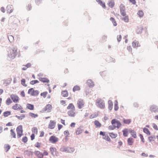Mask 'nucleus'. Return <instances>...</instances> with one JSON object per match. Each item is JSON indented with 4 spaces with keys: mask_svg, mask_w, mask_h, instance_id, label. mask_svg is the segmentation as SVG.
Segmentation results:
<instances>
[{
    "mask_svg": "<svg viewBox=\"0 0 158 158\" xmlns=\"http://www.w3.org/2000/svg\"><path fill=\"white\" fill-rule=\"evenodd\" d=\"M17 49V47L16 46H14L10 50L8 54V57L9 59H13L15 58L18 53Z\"/></svg>",
    "mask_w": 158,
    "mask_h": 158,
    "instance_id": "f257e3e1",
    "label": "nucleus"
},
{
    "mask_svg": "<svg viewBox=\"0 0 158 158\" xmlns=\"http://www.w3.org/2000/svg\"><path fill=\"white\" fill-rule=\"evenodd\" d=\"M96 105L101 109H103L105 107V104L101 99H98L96 100Z\"/></svg>",
    "mask_w": 158,
    "mask_h": 158,
    "instance_id": "f03ea898",
    "label": "nucleus"
},
{
    "mask_svg": "<svg viewBox=\"0 0 158 158\" xmlns=\"http://www.w3.org/2000/svg\"><path fill=\"white\" fill-rule=\"evenodd\" d=\"M111 123L113 125H115V127L118 129L121 125V123L118 120L116 119H113L111 121Z\"/></svg>",
    "mask_w": 158,
    "mask_h": 158,
    "instance_id": "7ed1b4c3",
    "label": "nucleus"
},
{
    "mask_svg": "<svg viewBox=\"0 0 158 158\" xmlns=\"http://www.w3.org/2000/svg\"><path fill=\"white\" fill-rule=\"evenodd\" d=\"M16 131L17 134L18 138H20L23 135V130L22 126L21 125L18 126L16 129Z\"/></svg>",
    "mask_w": 158,
    "mask_h": 158,
    "instance_id": "20e7f679",
    "label": "nucleus"
},
{
    "mask_svg": "<svg viewBox=\"0 0 158 158\" xmlns=\"http://www.w3.org/2000/svg\"><path fill=\"white\" fill-rule=\"evenodd\" d=\"M28 94H30L32 96H36L39 94V92L38 90H35L33 88H31L28 90Z\"/></svg>",
    "mask_w": 158,
    "mask_h": 158,
    "instance_id": "39448f33",
    "label": "nucleus"
},
{
    "mask_svg": "<svg viewBox=\"0 0 158 158\" xmlns=\"http://www.w3.org/2000/svg\"><path fill=\"white\" fill-rule=\"evenodd\" d=\"M119 8L120 13L121 15L123 16H125L126 14L125 11V6L123 5V4H121Z\"/></svg>",
    "mask_w": 158,
    "mask_h": 158,
    "instance_id": "423d86ee",
    "label": "nucleus"
},
{
    "mask_svg": "<svg viewBox=\"0 0 158 158\" xmlns=\"http://www.w3.org/2000/svg\"><path fill=\"white\" fill-rule=\"evenodd\" d=\"M150 110L152 112H158V106L154 105H151L150 108Z\"/></svg>",
    "mask_w": 158,
    "mask_h": 158,
    "instance_id": "0eeeda50",
    "label": "nucleus"
},
{
    "mask_svg": "<svg viewBox=\"0 0 158 158\" xmlns=\"http://www.w3.org/2000/svg\"><path fill=\"white\" fill-rule=\"evenodd\" d=\"M58 138L54 135L51 136L49 139V141L52 143H55L58 141Z\"/></svg>",
    "mask_w": 158,
    "mask_h": 158,
    "instance_id": "6e6552de",
    "label": "nucleus"
},
{
    "mask_svg": "<svg viewBox=\"0 0 158 158\" xmlns=\"http://www.w3.org/2000/svg\"><path fill=\"white\" fill-rule=\"evenodd\" d=\"M10 97L13 102L15 103H17L18 102L19 98L18 96L15 95H10Z\"/></svg>",
    "mask_w": 158,
    "mask_h": 158,
    "instance_id": "1a4fd4ad",
    "label": "nucleus"
},
{
    "mask_svg": "<svg viewBox=\"0 0 158 158\" xmlns=\"http://www.w3.org/2000/svg\"><path fill=\"white\" fill-rule=\"evenodd\" d=\"M86 84L89 87L91 88L93 87L94 85V83L91 79L87 80Z\"/></svg>",
    "mask_w": 158,
    "mask_h": 158,
    "instance_id": "9d476101",
    "label": "nucleus"
},
{
    "mask_svg": "<svg viewBox=\"0 0 158 158\" xmlns=\"http://www.w3.org/2000/svg\"><path fill=\"white\" fill-rule=\"evenodd\" d=\"M52 109V106L51 105L48 104L46 105L43 110L44 111H47V112H49L51 111Z\"/></svg>",
    "mask_w": 158,
    "mask_h": 158,
    "instance_id": "9b49d317",
    "label": "nucleus"
},
{
    "mask_svg": "<svg viewBox=\"0 0 158 158\" xmlns=\"http://www.w3.org/2000/svg\"><path fill=\"white\" fill-rule=\"evenodd\" d=\"M78 108L79 109H81L84 105V102L82 100L79 99L77 103Z\"/></svg>",
    "mask_w": 158,
    "mask_h": 158,
    "instance_id": "f8f14e48",
    "label": "nucleus"
},
{
    "mask_svg": "<svg viewBox=\"0 0 158 158\" xmlns=\"http://www.w3.org/2000/svg\"><path fill=\"white\" fill-rule=\"evenodd\" d=\"M35 154L39 158H43L44 154L38 151H35L34 152Z\"/></svg>",
    "mask_w": 158,
    "mask_h": 158,
    "instance_id": "ddd939ff",
    "label": "nucleus"
},
{
    "mask_svg": "<svg viewBox=\"0 0 158 158\" xmlns=\"http://www.w3.org/2000/svg\"><path fill=\"white\" fill-rule=\"evenodd\" d=\"M140 44L139 43V42L136 40H134L132 43V46L134 48H135L138 47H140Z\"/></svg>",
    "mask_w": 158,
    "mask_h": 158,
    "instance_id": "4468645a",
    "label": "nucleus"
},
{
    "mask_svg": "<svg viewBox=\"0 0 158 158\" xmlns=\"http://www.w3.org/2000/svg\"><path fill=\"white\" fill-rule=\"evenodd\" d=\"M6 9L9 13H12L13 11V7L12 5H8L6 7Z\"/></svg>",
    "mask_w": 158,
    "mask_h": 158,
    "instance_id": "2eb2a0df",
    "label": "nucleus"
},
{
    "mask_svg": "<svg viewBox=\"0 0 158 158\" xmlns=\"http://www.w3.org/2000/svg\"><path fill=\"white\" fill-rule=\"evenodd\" d=\"M55 124L56 122L53 121L51 120L49 124V128L52 129H53L55 127Z\"/></svg>",
    "mask_w": 158,
    "mask_h": 158,
    "instance_id": "dca6fc26",
    "label": "nucleus"
},
{
    "mask_svg": "<svg viewBox=\"0 0 158 158\" xmlns=\"http://www.w3.org/2000/svg\"><path fill=\"white\" fill-rule=\"evenodd\" d=\"M50 150L51 154L53 156H54L56 154V148L51 147L50 148Z\"/></svg>",
    "mask_w": 158,
    "mask_h": 158,
    "instance_id": "f3484780",
    "label": "nucleus"
},
{
    "mask_svg": "<svg viewBox=\"0 0 158 158\" xmlns=\"http://www.w3.org/2000/svg\"><path fill=\"white\" fill-rule=\"evenodd\" d=\"M75 110H71L70 111H68V115L72 117H74L75 116V113L74 112Z\"/></svg>",
    "mask_w": 158,
    "mask_h": 158,
    "instance_id": "a211bd4d",
    "label": "nucleus"
},
{
    "mask_svg": "<svg viewBox=\"0 0 158 158\" xmlns=\"http://www.w3.org/2000/svg\"><path fill=\"white\" fill-rule=\"evenodd\" d=\"M129 132L133 137L136 138V133L133 130H129Z\"/></svg>",
    "mask_w": 158,
    "mask_h": 158,
    "instance_id": "6ab92c4d",
    "label": "nucleus"
},
{
    "mask_svg": "<svg viewBox=\"0 0 158 158\" xmlns=\"http://www.w3.org/2000/svg\"><path fill=\"white\" fill-rule=\"evenodd\" d=\"M108 103L109 104L108 109L110 110H111L113 108V102L111 100H109L108 101Z\"/></svg>",
    "mask_w": 158,
    "mask_h": 158,
    "instance_id": "aec40b11",
    "label": "nucleus"
},
{
    "mask_svg": "<svg viewBox=\"0 0 158 158\" xmlns=\"http://www.w3.org/2000/svg\"><path fill=\"white\" fill-rule=\"evenodd\" d=\"M123 135L125 137L127 136L128 134L129 130L127 128H125L123 130Z\"/></svg>",
    "mask_w": 158,
    "mask_h": 158,
    "instance_id": "412c9836",
    "label": "nucleus"
},
{
    "mask_svg": "<svg viewBox=\"0 0 158 158\" xmlns=\"http://www.w3.org/2000/svg\"><path fill=\"white\" fill-rule=\"evenodd\" d=\"M75 149L73 148L67 147V152L68 153H72L74 152L75 151Z\"/></svg>",
    "mask_w": 158,
    "mask_h": 158,
    "instance_id": "4be33fe9",
    "label": "nucleus"
},
{
    "mask_svg": "<svg viewBox=\"0 0 158 158\" xmlns=\"http://www.w3.org/2000/svg\"><path fill=\"white\" fill-rule=\"evenodd\" d=\"M39 80L44 83H48L49 82V80L46 78H41Z\"/></svg>",
    "mask_w": 158,
    "mask_h": 158,
    "instance_id": "5701e85b",
    "label": "nucleus"
},
{
    "mask_svg": "<svg viewBox=\"0 0 158 158\" xmlns=\"http://www.w3.org/2000/svg\"><path fill=\"white\" fill-rule=\"evenodd\" d=\"M133 139L132 138H129L127 139V143L129 145H132L133 143Z\"/></svg>",
    "mask_w": 158,
    "mask_h": 158,
    "instance_id": "b1692460",
    "label": "nucleus"
},
{
    "mask_svg": "<svg viewBox=\"0 0 158 158\" xmlns=\"http://www.w3.org/2000/svg\"><path fill=\"white\" fill-rule=\"evenodd\" d=\"M71 109V110H75V107L72 103H70L69 105L67 107V109L69 110Z\"/></svg>",
    "mask_w": 158,
    "mask_h": 158,
    "instance_id": "393cba45",
    "label": "nucleus"
},
{
    "mask_svg": "<svg viewBox=\"0 0 158 158\" xmlns=\"http://www.w3.org/2000/svg\"><path fill=\"white\" fill-rule=\"evenodd\" d=\"M27 108L30 110H33L34 109V106L33 104H27Z\"/></svg>",
    "mask_w": 158,
    "mask_h": 158,
    "instance_id": "a878e982",
    "label": "nucleus"
},
{
    "mask_svg": "<svg viewBox=\"0 0 158 158\" xmlns=\"http://www.w3.org/2000/svg\"><path fill=\"white\" fill-rule=\"evenodd\" d=\"M143 132L146 134L148 135H151V133L150 132L149 130L147 128H144L143 129Z\"/></svg>",
    "mask_w": 158,
    "mask_h": 158,
    "instance_id": "bb28decb",
    "label": "nucleus"
},
{
    "mask_svg": "<svg viewBox=\"0 0 158 158\" xmlns=\"http://www.w3.org/2000/svg\"><path fill=\"white\" fill-rule=\"evenodd\" d=\"M94 124L96 127L99 128L101 127V124L98 120H95L94 122Z\"/></svg>",
    "mask_w": 158,
    "mask_h": 158,
    "instance_id": "cd10ccee",
    "label": "nucleus"
},
{
    "mask_svg": "<svg viewBox=\"0 0 158 158\" xmlns=\"http://www.w3.org/2000/svg\"><path fill=\"white\" fill-rule=\"evenodd\" d=\"M24 153L27 155L28 156L30 155L32 156L33 154V152L31 151H29L28 150H26L24 151Z\"/></svg>",
    "mask_w": 158,
    "mask_h": 158,
    "instance_id": "c85d7f7f",
    "label": "nucleus"
},
{
    "mask_svg": "<svg viewBox=\"0 0 158 158\" xmlns=\"http://www.w3.org/2000/svg\"><path fill=\"white\" fill-rule=\"evenodd\" d=\"M123 121L124 123L129 124L131 123V119H125L123 118Z\"/></svg>",
    "mask_w": 158,
    "mask_h": 158,
    "instance_id": "c756f323",
    "label": "nucleus"
},
{
    "mask_svg": "<svg viewBox=\"0 0 158 158\" xmlns=\"http://www.w3.org/2000/svg\"><path fill=\"white\" fill-rule=\"evenodd\" d=\"M148 139L149 142H151L152 141H154L155 139H156V137L155 136L152 135L149 137H148Z\"/></svg>",
    "mask_w": 158,
    "mask_h": 158,
    "instance_id": "7c9ffc66",
    "label": "nucleus"
},
{
    "mask_svg": "<svg viewBox=\"0 0 158 158\" xmlns=\"http://www.w3.org/2000/svg\"><path fill=\"white\" fill-rule=\"evenodd\" d=\"M10 80H4L3 82V84L5 86H7L10 84Z\"/></svg>",
    "mask_w": 158,
    "mask_h": 158,
    "instance_id": "2f4dec72",
    "label": "nucleus"
},
{
    "mask_svg": "<svg viewBox=\"0 0 158 158\" xmlns=\"http://www.w3.org/2000/svg\"><path fill=\"white\" fill-rule=\"evenodd\" d=\"M107 38V36L106 35H103L102 37L101 41L102 42H104L106 41Z\"/></svg>",
    "mask_w": 158,
    "mask_h": 158,
    "instance_id": "473e14b6",
    "label": "nucleus"
},
{
    "mask_svg": "<svg viewBox=\"0 0 158 158\" xmlns=\"http://www.w3.org/2000/svg\"><path fill=\"white\" fill-rule=\"evenodd\" d=\"M62 94L64 97H67L68 96V94L67 91H63L61 92Z\"/></svg>",
    "mask_w": 158,
    "mask_h": 158,
    "instance_id": "72a5a7b5",
    "label": "nucleus"
},
{
    "mask_svg": "<svg viewBox=\"0 0 158 158\" xmlns=\"http://www.w3.org/2000/svg\"><path fill=\"white\" fill-rule=\"evenodd\" d=\"M8 38L9 41L10 42H13L14 40V38L12 35H8Z\"/></svg>",
    "mask_w": 158,
    "mask_h": 158,
    "instance_id": "f704fd0d",
    "label": "nucleus"
},
{
    "mask_svg": "<svg viewBox=\"0 0 158 158\" xmlns=\"http://www.w3.org/2000/svg\"><path fill=\"white\" fill-rule=\"evenodd\" d=\"M29 115L32 118H35L38 116V115L37 114H35L31 112L29 113Z\"/></svg>",
    "mask_w": 158,
    "mask_h": 158,
    "instance_id": "c9c22d12",
    "label": "nucleus"
},
{
    "mask_svg": "<svg viewBox=\"0 0 158 158\" xmlns=\"http://www.w3.org/2000/svg\"><path fill=\"white\" fill-rule=\"evenodd\" d=\"M11 114V112L10 111H6L4 112L3 115L5 117H7Z\"/></svg>",
    "mask_w": 158,
    "mask_h": 158,
    "instance_id": "e433bc0d",
    "label": "nucleus"
},
{
    "mask_svg": "<svg viewBox=\"0 0 158 158\" xmlns=\"http://www.w3.org/2000/svg\"><path fill=\"white\" fill-rule=\"evenodd\" d=\"M110 20L113 23L114 26H115L117 25V24L115 19L112 17L110 18Z\"/></svg>",
    "mask_w": 158,
    "mask_h": 158,
    "instance_id": "4c0bfd02",
    "label": "nucleus"
},
{
    "mask_svg": "<svg viewBox=\"0 0 158 158\" xmlns=\"http://www.w3.org/2000/svg\"><path fill=\"white\" fill-rule=\"evenodd\" d=\"M60 150L62 152H67V147L63 146L60 149Z\"/></svg>",
    "mask_w": 158,
    "mask_h": 158,
    "instance_id": "58836bf2",
    "label": "nucleus"
},
{
    "mask_svg": "<svg viewBox=\"0 0 158 158\" xmlns=\"http://www.w3.org/2000/svg\"><path fill=\"white\" fill-rule=\"evenodd\" d=\"M10 135L14 138H16V134L13 129L10 130Z\"/></svg>",
    "mask_w": 158,
    "mask_h": 158,
    "instance_id": "ea45409f",
    "label": "nucleus"
},
{
    "mask_svg": "<svg viewBox=\"0 0 158 158\" xmlns=\"http://www.w3.org/2000/svg\"><path fill=\"white\" fill-rule=\"evenodd\" d=\"M109 135L111 138H115L117 136V134H114V133L112 132L109 133Z\"/></svg>",
    "mask_w": 158,
    "mask_h": 158,
    "instance_id": "a19ab883",
    "label": "nucleus"
},
{
    "mask_svg": "<svg viewBox=\"0 0 158 158\" xmlns=\"http://www.w3.org/2000/svg\"><path fill=\"white\" fill-rule=\"evenodd\" d=\"M80 89V87L77 85L75 86L73 88V92H75L77 90H79Z\"/></svg>",
    "mask_w": 158,
    "mask_h": 158,
    "instance_id": "79ce46f5",
    "label": "nucleus"
},
{
    "mask_svg": "<svg viewBox=\"0 0 158 158\" xmlns=\"http://www.w3.org/2000/svg\"><path fill=\"white\" fill-rule=\"evenodd\" d=\"M83 130L82 129H81L80 127L79 128H78L77 130V131L76 132V134L79 135L82 132Z\"/></svg>",
    "mask_w": 158,
    "mask_h": 158,
    "instance_id": "37998d69",
    "label": "nucleus"
},
{
    "mask_svg": "<svg viewBox=\"0 0 158 158\" xmlns=\"http://www.w3.org/2000/svg\"><path fill=\"white\" fill-rule=\"evenodd\" d=\"M118 102L117 100L115 101V102L114 103V109L115 111H117L118 110Z\"/></svg>",
    "mask_w": 158,
    "mask_h": 158,
    "instance_id": "c03bdc74",
    "label": "nucleus"
},
{
    "mask_svg": "<svg viewBox=\"0 0 158 158\" xmlns=\"http://www.w3.org/2000/svg\"><path fill=\"white\" fill-rule=\"evenodd\" d=\"M137 14L140 17H142L143 15V12L142 10H140L138 12Z\"/></svg>",
    "mask_w": 158,
    "mask_h": 158,
    "instance_id": "a18cd8bd",
    "label": "nucleus"
},
{
    "mask_svg": "<svg viewBox=\"0 0 158 158\" xmlns=\"http://www.w3.org/2000/svg\"><path fill=\"white\" fill-rule=\"evenodd\" d=\"M39 83V81L37 80H32L30 82V83L31 84L33 85L37 83Z\"/></svg>",
    "mask_w": 158,
    "mask_h": 158,
    "instance_id": "49530a36",
    "label": "nucleus"
},
{
    "mask_svg": "<svg viewBox=\"0 0 158 158\" xmlns=\"http://www.w3.org/2000/svg\"><path fill=\"white\" fill-rule=\"evenodd\" d=\"M12 101L10 98H8L7 99L6 102V104L8 105H9L10 104L12 103Z\"/></svg>",
    "mask_w": 158,
    "mask_h": 158,
    "instance_id": "de8ad7c7",
    "label": "nucleus"
},
{
    "mask_svg": "<svg viewBox=\"0 0 158 158\" xmlns=\"http://www.w3.org/2000/svg\"><path fill=\"white\" fill-rule=\"evenodd\" d=\"M19 106V104H16L12 106V109L15 110H17L18 109Z\"/></svg>",
    "mask_w": 158,
    "mask_h": 158,
    "instance_id": "09e8293b",
    "label": "nucleus"
},
{
    "mask_svg": "<svg viewBox=\"0 0 158 158\" xmlns=\"http://www.w3.org/2000/svg\"><path fill=\"white\" fill-rule=\"evenodd\" d=\"M21 84L23 86L26 87L27 86V85L25 84V80L24 79H23L21 80Z\"/></svg>",
    "mask_w": 158,
    "mask_h": 158,
    "instance_id": "8fccbe9b",
    "label": "nucleus"
},
{
    "mask_svg": "<svg viewBox=\"0 0 158 158\" xmlns=\"http://www.w3.org/2000/svg\"><path fill=\"white\" fill-rule=\"evenodd\" d=\"M123 18V19L126 22H128L129 21V19L128 16H125Z\"/></svg>",
    "mask_w": 158,
    "mask_h": 158,
    "instance_id": "3c124183",
    "label": "nucleus"
},
{
    "mask_svg": "<svg viewBox=\"0 0 158 158\" xmlns=\"http://www.w3.org/2000/svg\"><path fill=\"white\" fill-rule=\"evenodd\" d=\"M32 132L33 133H37L38 132V130L37 128L36 127H34L32 129Z\"/></svg>",
    "mask_w": 158,
    "mask_h": 158,
    "instance_id": "603ef678",
    "label": "nucleus"
},
{
    "mask_svg": "<svg viewBox=\"0 0 158 158\" xmlns=\"http://www.w3.org/2000/svg\"><path fill=\"white\" fill-rule=\"evenodd\" d=\"M47 94L48 92H44L41 93L40 94V95L41 96H43L44 98H45L46 97Z\"/></svg>",
    "mask_w": 158,
    "mask_h": 158,
    "instance_id": "864d4df0",
    "label": "nucleus"
},
{
    "mask_svg": "<svg viewBox=\"0 0 158 158\" xmlns=\"http://www.w3.org/2000/svg\"><path fill=\"white\" fill-rule=\"evenodd\" d=\"M109 5L111 8H112L114 5V2L113 1H110L109 3Z\"/></svg>",
    "mask_w": 158,
    "mask_h": 158,
    "instance_id": "5fc2aeb1",
    "label": "nucleus"
},
{
    "mask_svg": "<svg viewBox=\"0 0 158 158\" xmlns=\"http://www.w3.org/2000/svg\"><path fill=\"white\" fill-rule=\"evenodd\" d=\"M27 136H25L23 137L22 139V141L23 142L26 143L27 141Z\"/></svg>",
    "mask_w": 158,
    "mask_h": 158,
    "instance_id": "6e6d98bb",
    "label": "nucleus"
},
{
    "mask_svg": "<svg viewBox=\"0 0 158 158\" xmlns=\"http://www.w3.org/2000/svg\"><path fill=\"white\" fill-rule=\"evenodd\" d=\"M10 146L9 145H6L5 147V148L6 152H7L9 151V150L10 149Z\"/></svg>",
    "mask_w": 158,
    "mask_h": 158,
    "instance_id": "4d7b16f0",
    "label": "nucleus"
},
{
    "mask_svg": "<svg viewBox=\"0 0 158 158\" xmlns=\"http://www.w3.org/2000/svg\"><path fill=\"white\" fill-rule=\"evenodd\" d=\"M103 139L106 140L107 141H110V138L108 135H105Z\"/></svg>",
    "mask_w": 158,
    "mask_h": 158,
    "instance_id": "13d9d810",
    "label": "nucleus"
},
{
    "mask_svg": "<svg viewBox=\"0 0 158 158\" xmlns=\"http://www.w3.org/2000/svg\"><path fill=\"white\" fill-rule=\"evenodd\" d=\"M31 8L32 7L31 4H29L27 7V9L28 10H31Z\"/></svg>",
    "mask_w": 158,
    "mask_h": 158,
    "instance_id": "bf43d9fd",
    "label": "nucleus"
},
{
    "mask_svg": "<svg viewBox=\"0 0 158 158\" xmlns=\"http://www.w3.org/2000/svg\"><path fill=\"white\" fill-rule=\"evenodd\" d=\"M116 128L115 125L110 126H109L108 128L110 130H113Z\"/></svg>",
    "mask_w": 158,
    "mask_h": 158,
    "instance_id": "052dcab7",
    "label": "nucleus"
},
{
    "mask_svg": "<svg viewBox=\"0 0 158 158\" xmlns=\"http://www.w3.org/2000/svg\"><path fill=\"white\" fill-rule=\"evenodd\" d=\"M133 106L135 108H137L139 106V104L137 102H135L133 104Z\"/></svg>",
    "mask_w": 158,
    "mask_h": 158,
    "instance_id": "680f3d73",
    "label": "nucleus"
},
{
    "mask_svg": "<svg viewBox=\"0 0 158 158\" xmlns=\"http://www.w3.org/2000/svg\"><path fill=\"white\" fill-rule=\"evenodd\" d=\"M122 38V36L121 35H118L117 37V39L118 42L120 41Z\"/></svg>",
    "mask_w": 158,
    "mask_h": 158,
    "instance_id": "e2e57ef3",
    "label": "nucleus"
},
{
    "mask_svg": "<svg viewBox=\"0 0 158 158\" xmlns=\"http://www.w3.org/2000/svg\"><path fill=\"white\" fill-rule=\"evenodd\" d=\"M139 135L140 137V138L141 140L144 143V138L143 135L141 134H139Z\"/></svg>",
    "mask_w": 158,
    "mask_h": 158,
    "instance_id": "0e129e2a",
    "label": "nucleus"
},
{
    "mask_svg": "<svg viewBox=\"0 0 158 158\" xmlns=\"http://www.w3.org/2000/svg\"><path fill=\"white\" fill-rule=\"evenodd\" d=\"M42 0H35V3L36 4L39 5L40 3Z\"/></svg>",
    "mask_w": 158,
    "mask_h": 158,
    "instance_id": "69168bd1",
    "label": "nucleus"
},
{
    "mask_svg": "<svg viewBox=\"0 0 158 158\" xmlns=\"http://www.w3.org/2000/svg\"><path fill=\"white\" fill-rule=\"evenodd\" d=\"M127 50L130 52H131L132 50V48L130 46H128L127 47Z\"/></svg>",
    "mask_w": 158,
    "mask_h": 158,
    "instance_id": "338daca9",
    "label": "nucleus"
},
{
    "mask_svg": "<svg viewBox=\"0 0 158 158\" xmlns=\"http://www.w3.org/2000/svg\"><path fill=\"white\" fill-rule=\"evenodd\" d=\"M35 146L36 147L39 148L40 146V143L39 142H37L35 144Z\"/></svg>",
    "mask_w": 158,
    "mask_h": 158,
    "instance_id": "774afa93",
    "label": "nucleus"
}]
</instances>
